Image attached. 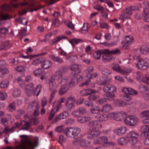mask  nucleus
Instances as JSON below:
<instances>
[{"mask_svg":"<svg viewBox=\"0 0 149 149\" xmlns=\"http://www.w3.org/2000/svg\"><path fill=\"white\" fill-rule=\"evenodd\" d=\"M91 119L92 118L90 116H79L77 118L78 121L82 123H86Z\"/></svg>","mask_w":149,"mask_h":149,"instance_id":"17","label":"nucleus"},{"mask_svg":"<svg viewBox=\"0 0 149 149\" xmlns=\"http://www.w3.org/2000/svg\"><path fill=\"white\" fill-rule=\"evenodd\" d=\"M105 49L99 50L95 52L93 54V57L97 59H99L101 55L102 54H105L106 53H104Z\"/></svg>","mask_w":149,"mask_h":149,"instance_id":"21","label":"nucleus"},{"mask_svg":"<svg viewBox=\"0 0 149 149\" xmlns=\"http://www.w3.org/2000/svg\"><path fill=\"white\" fill-rule=\"evenodd\" d=\"M33 73L36 76H40L42 74V70L41 69H36L33 72Z\"/></svg>","mask_w":149,"mask_h":149,"instance_id":"54","label":"nucleus"},{"mask_svg":"<svg viewBox=\"0 0 149 149\" xmlns=\"http://www.w3.org/2000/svg\"><path fill=\"white\" fill-rule=\"evenodd\" d=\"M66 59L69 61L72 62L75 60L77 59V58L76 56L72 55L67 56Z\"/></svg>","mask_w":149,"mask_h":149,"instance_id":"46","label":"nucleus"},{"mask_svg":"<svg viewBox=\"0 0 149 149\" xmlns=\"http://www.w3.org/2000/svg\"><path fill=\"white\" fill-rule=\"evenodd\" d=\"M94 70V68L92 66H90L88 67L85 70V72L87 74V77L89 76L88 74L91 72H92Z\"/></svg>","mask_w":149,"mask_h":149,"instance_id":"56","label":"nucleus"},{"mask_svg":"<svg viewBox=\"0 0 149 149\" xmlns=\"http://www.w3.org/2000/svg\"><path fill=\"white\" fill-rule=\"evenodd\" d=\"M100 134V133L99 130H93L87 133V136L89 139H92L96 138Z\"/></svg>","mask_w":149,"mask_h":149,"instance_id":"13","label":"nucleus"},{"mask_svg":"<svg viewBox=\"0 0 149 149\" xmlns=\"http://www.w3.org/2000/svg\"><path fill=\"white\" fill-rule=\"evenodd\" d=\"M49 87L51 91V93L55 94L56 92V85H54L52 82H50L49 83Z\"/></svg>","mask_w":149,"mask_h":149,"instance_id":"34","label":"nucleus"},{"mask_svg":"<svg viewBox=\"0 0 149 149\" xmlns=\"http://www.w3.org/2000/svg\"><path fill=\"white\" fill-rule=\"evenodd\" d=\"M141 52L143 54H146L149 52V47L143 45L140 48Z\"/></svg>","mask_w":149,"mask_h":149,"instance_id":"32","label":"nucleus"},{"mask_svg":"<svg viewBox=\"0 0 149 149\" xmlns=\"http://www.w3.org/2000/svg\"><path fill=\"white\" fill-rule=\"evenodd\" d=\"M104 97L106 100H112L114 99L115 95L113 94H106L103 95Z\"/></svg>","mask_w":149,"mask_h":149,"instance_id":"37","label":"nucleus"},{"mask_svg":"<svg viewBox=\"0 0 149 149\" xmlns=\"http://www.w3.org/2000/svg\"><path fill=\"white\" fill-rule=\"evenodd\" d=\"M99 97L96 95H90L88 98L90 100L95 101L99 98Z\"/></svg>","mask_w":149,"mask_h":149,"instance_id":"55","label":"nucleus"},{"mask_svg":"<svg viewBox=\"0 0 149 149\" xmlns=\"http://www.w3.org/2000/svg\"><path fill=\"white\" fill-rule=\"evenodd\" d=\"M63 73L60 70L56 71L52 76V79L53 80L55 84H57V86L62 84L63 81Z\"/></svg>","mask_w":149,"mask_h":149,"instance_id":"6","label":"nucleus"},{"mask_svg":"<svg viewBox=\"0 0 149 149\" xmlns=\"http://www.w3.org/2000/svg\"><path fill=\"white\" fill-rule=\"evenodd\" d=\"M15 103L13 102L9 104L7 108V109L9 111L12 112L13 111L15 110Z\"/></svg>","mask_w":149,"mask_h":149,"instance_id":"30","label":"nucleus"},{"mask_svg":"<svg viewBox=\"0 0 149 149\" xmlns=\"http://www.w3.org/2000/svg\"><path fill=\"white\" fill-rule=\"evenodd\" d=\"M21 126L27 127L29 128L31 126V124L29 122H27L24 120H21Z\"/></svg>","mask_w":149,"mask_h":149,"instance_id":"47","label":"nucleus"},{"mask_svg":"<svg viewBox=\"0 0 149 149\" xmlns=\"http://www.w3.org/2000/svg\"><path fill=\"white\" fill-rule=\"evenodd\" d=\"M100 111V108L98 106L92 108L90 109V111L91 113L95 114L98 113Z\"/></svg>","mask_w":149,"mask_h":149,"instance_id":"40","label":"nucleus"},{"mask_svg":"<svg viewBox=\"0 0 149 149\" xmlns=\"http://www.w3.org/2000/svg\"><path fill=\"white\" fill-rule=\"evenodd\" d=\"M108 139L106 136H101L98 137L96 140L97 143L106 147H113L116 145L113 142L108 141Z\"/></svg>","mask_w":149,"mask_h":149,"instance_id":"3","label":"nucleus"},{"mask_svg":"<svg viewBox=\"0 0 149 149\" xmlns=\"http://www.w3.org/2000/svg\"><path fill=\"white\" fill-rule=\"evenodd\" d=\"M52 24L55 27H58L60 25V22L58 19L57 18H56L52 21Z\"/></svg>","mask_w":149,"mask_h":149,"instance_id":"58","label":"nucleus"},{"mask_svg":"<svg viewBox=\"0 0 149 149\" xmlns=\"http://www.w3.org/2000/svg\"><path fill=\"white\" fill-rule=\"evenodd\" d=\"M111 68L113 70L117 72H118L120 68L118 64L115 63H113L112 64Z\"/></svg>","mask_w":149,"mask_h":149,"instance_id":"42","label":"nucleus"},{"mask_svg":"<svg viewBox=\"0 0 149 149\" xmlns=\"http://www.w3.org/2000/svg\"><path fill=\"white\" fill-rule=\"evenodd\" d=\"M21 92L20 90L18 88H15L13 90V95L15 97H17L19 96Z\"/></svg>","mask_w":149,"mask_h":149,"instance_id":"35","label":"nucleus"},{"mask_svg":"<svg viewBox=\"0 0 149 149\" xmlns=\"http://www.w3.org/2000/svg\"><path fill=\"white\" fill-rule=\"evenodd\" d=\"M57 111H58L57 109H56V110H54L52 109L48 117L49 120H51L55 116L56 113Z\"/></svg>","mask_w":149,"mask_h":149,"instance_id":"44","label":"nucleus"},{"mask_svg":"<svg viewBox=\"0 0 149 149\" xmlns=\"http://www.w3.org/2000/svg\"><path fill=\"white\" fill-rule=\"evenodd\" d=\"M104 51V53L105 52L106 54H108L111 55H119L121 54L120 50L117 48L111 50H110L108 49H105Z\"/></svg>","mask_w":149,"mask_h":149,"instance_id":"15","label":"nucleus"},{"mask_svg":"<svg viewBox=\"0 0 149 149\" xmlns=\"http://www.w3.org/2000/svg\"><path fill=\"white\" fill-rule=\"evenodd\" d=\"M129 91L128 94L132 95H137L138 93L137 91L131 88H129Z\"/></svg>","mask_w":149,"mask_h":149,"instance_id":"60","label":"nucleus"},{"mask_svg":"<svg viewBox=\"0 0 149 149\" xmlns=\"http://www.w3.org/2000/svg\"><path fill=\"white\" fill-rule=\"evenodd\" d=\"M131 70H132L130 69H122L120 68V69L118 71V72H119L122 74L127 75L128 73H130Z\"/></svg>","mask_w":149,"mask_h":149,"instance_id":"33","label":"nucleus"},{"mask_svg":"<svg viewBox=\"0 0 149 149\" xmlns=\"http://www.w3.org/2000/svg\"><path fill=\"white\" fill-rule=\"evenodd\" d=\"M42 58L40 57L33 61L31 63V65L35 66L41 63L42 62Z\"/></svg>","mask_w":149,"mask_h":149,"instance_id":"41","label":"nucleus"},{"mask_svg":"<svg viewBox=\"0 0 149 149\" xmlns=\"http://www.w3.org/2000/svg\"><path fill=\"white\" fill-rule=\"evenodd\" d=\"M133 38L132 36H126V37L125 42L127 44H131L133 42Z\"/></svg>","mask_w":149,"mask_h":149,"instance_id":"38","label":"nucleus"},{"mask_svg":"<svg viewBox=\"0 0 149 149\" xmlns=\"http://www.w3.org/2000/svg\"><path fill=\"white\" fill-rule=\"evenodd\" d=\"M112 109V107L109 104H106L104 105L102 108L101 111L104 113L107 112Z\"/></svg>","mask_w":149,"mask_h":149,"instance_id":"26","label":"nucleus"},{"mask_svg":"<svg viewBox=\"0 0 149 149\" xmlns=\"http://www.w3.org/2000/svg\"><path fill=\"white\" fill-rule=\"evenodd\" d=\"M110 115L111 117H113V118L116 121H120L122 120L118 112L117 113H111L110 114Z\"/></svg>","mask_w":149,"mask_h":149,"instance_id":"31","label":"nucleus"},{"mask_svg":"<svg viewBox=\"0 0 149 149\" xmlns=\"http://www.w3.org/2000/svg\"><path fill=\"white\" fill-rule=\"evenodd\" d=\"M42 62L41 63V66L44 69H47L50 68L52 65V63L45 58H42Z\"/></svg>","mask_w":149,"mask_h":149,"instance_id":"11","label":"nucleus"},{"mask_svg":"<svg viewBox=\"0 0 149 149\" xmlns=\"http://www.w3.org/2000/svg\"><path fill=\"white\" fill-rule=\"evenodd\" d=\"M135 8L133 6L126 8L124 10L119 18L123 22H124V19L130 18V16L132 14V11L135 10Z\"/></svg>","mask_w":149,"mask_h":149,"instance_id":"4","label":"nucleus"},{"mask_svg":"<svg viewBox=\"0 0 149 149\" xmlns=\"http://www.w3.org/2000/svg\"><path fill=\"white\" fill-rule=\"evenodd\" d=\"M78 80L76 77H74L72 79L69 83V85L70 87H72L77 84Z\"/></svg>","mask_w":149,"mask_h":149,"instance_id":"36","label":"nucleus"},{"mask_svg":"<svg viewBox=\"0 0 149 149\" xmlns=\"http://www.w3.org/2000/svg\"><path fill=\"white\" fill-rule=\"evenodd\" d=\"M69 90L66 84L63 85L60 88L59 91V94L60 95H62L67 92Z\"/></svg>","mask_w":149,"mask_h":149,"instance_id":"22","label":"nucleus"},{"mask_svg":"<svg viewBox=\"0 0 149 149\" xmlns=\"http://www.w3.org/2000/svg\"><path fill=\"white\" fill-rule=\"evenodd\" d=\"M103 90L105 93H113L116 92L115 87L112 85L109 84L104 86L103 88Z\"/></svg>","mask_w":149,"mask_h":149,"instance_id":"12","label":"nucleus"},{"mask_svg":"<svg viewBox=\"0 0 149 149\" xmlns=\"http://www.w3.org/2000/svg\"><path fill=\"white\" fill-rule=\"evenodd\" d=\"M139 134L136 132L134 131L129 132L127 134L126 136L130 140L131 143L135 144L137 143L138 141Z\"/></svg>","mask_w":149,"mask_h":149,"instance_id":"8","label":"nucleus"},{"mask_svg":"<svg viewBox=\"0 0 149 149\" xmlns=\"http://www.w3.org/2000/svg\"><path fill=\"white\" fill-rule=\"evenodd\" d=\"M49 57L54 61L59 64H61L63 62V60L62 58L59 56H55L54 55L52 54L49 56Z\"/></svg>","mask_w":149,"mask_h":149,"instance_id":"20","label":"nucleus"},{"mask_svg":"<svg viewBox=\"0 0 149 149\" xmlns=\"http://www.w3.org/2000/svg\"><path fill=\"white\" fill-rule=\"evenodd\" d=\"M72 137H74V139H75L80 132L81 129L79 127H75L74 128H72Z\"/></svg>","mask_w":149,"mask_h":149,"instance_id":"23","label":"nucleus"},{"mask_svg":"<svg viewBox=\"0 0 149 149\" xmlns=\"http://www.w3.org/2000/svg\"><path fill=\"white\" fill-rule=\"evenodd\" d=\"M9 85V82L7 79L2 80L0 83V87L1 88H7L8 87Z\"/></svg>","mask_w":149,"mask_h":149,"instance_id":"29","label":"nucleus"},{"mask_svg":"<svg viewBox=\"0 0 149 149\" xmlns=\"http://www.w3.org/2000/svg\"><path fill=\"white\" fill-rule=\"evenodd\" d=\"M95 117L97 119L100 121H106L107 120V118L105 117L103 114H101L99 112L97 113L95 115Z\"/></svg>","mask_w":149,"mask_h":149,"instance_id":"25","label":"nucleus"},{"mask_svg":"<svg viewBox=\"0 0 149 149\" xmlns=\"http://www.w3.org/2000/svg\"><path fill=\"white\" fill-rule=\"evenodd\" d=\"M142 80L144 83L149 85V75H145L142 79Z\"/></svg>","mask_w":149,"mask_h":149,"instance_id":"52","label":"nucleus"},{"mask_svg":"<svg viewBox=\"0 0 149 149\" xmlns=\"http://www.w3.org/2000/svg\"><path fill=\"white\" fill-rule=\"evenodd\" d=\"M19 136L22 139L20 145L15 147L8 146L2 149H34L38 145L36 141L33 143L30 141L28 139V136L26 135H21Z\"/></svg>","mask_w":149,"mask_h":149,"instance_id":"1","label":"nucleus"},{"mask_svg":"<svg viewBox=\"0 0 149 149\" xmlns=\"http://www.w3.org/2000/svg\"><path fill=\"white\" fill-rule=\"evenodd\" d=\"M111 79L110 78L102 77L100 78V84L105 86L109 83Z\"/></svg>","mask_w":149,"mask_h":149,"instance_id":"19","label":"nucleus"},{"mask_svg":"<svg viewBox=\"0 0 149 149\" xmlns=\"http://www.w3.org/2000/svg\"><path fill=\"white\" fill-rule=\"evenodd\" d=\"M127 130V129L126 127H122L116 128L114 130V132L117 135L121 136L125 134Z\"/></svg>","mask_w":149,"mask_h":149,"instance_id":"14","label":"nucleus"},{"mask_svg":"<svg viewBox=\"0 0 149 149\" xmlns=\"http://www.w3.org/2000/svg\"><path fill=\"white\" fill-rule=\"evenodd\" d=\"M40 106L38 102L34 100L32 102L28 107V108L32 109V110L39 109Z\"/></svg>","mask_w":149,"mask_h":149,"instance_id":"16","label":"nucleus"},{"mask_svg":"<svg viewBox=\"0 0 149 149\" xmlns=\"http://www.w3.org/2000/svg\"><path fill=\"white\" fill-rule=\"evenodd\" d=\"M90 129L93 130H99L102 127V125L97 120H93L90 122L88 124Z\"/></svg>","mask_w":149,"mask_h":149,"instance_id":"9","label":"nucleus"},{"mask_svg":"<svg viewBox=\"0 0 149 149\" xmlns=\"http://www.w3.org/2000/svg\"><path fill=\"white\" fill-rule=\"evenodd\" d=\"M47 101L45 97H43L42 98L41 101V106L44 108L47 104Z\"/></svg>","mask_w":149,"mask_h":149,"instance_id":"59","label":"nucleus"},{"mask_svg":"<svg viewBox=\"0 0 149 149\" xmlns=\"http://www.w3.org/2000/svg\"><path fill=\"white\" fill-rule=\"evenodd\" d=\"M66 38L67 37L66 36H65L63 35H61L56 37L52 40V45H53L54 43L58 42L62 39H66Z\"/></svg>","mask_w":149,"mask_h":149,"instance_id":"28","label":"nucleus"},{"mask_svg":"<svg viewBox=\"0 0 149 149\" xmlns=\"http://www.w3.org/2000/svg\"><path fill=\"white\" fill-rule=\"evenodd\" d=\"M7 97V95L6 93L1 92H0V100H1L5 99Z\"/></svg>","mask_w":149,"mask_h":149,"instance_id":"62","label":"nucleus"},{"mask_svg":"<svg viewBox=\"0 0 149 149\" xmlns=\"http://www.w3.org/2000/svg\"><path fill=\"white\" fill-rule=\"evenodd\" d=\"M42 86L38 84L36 87L34 91V85L32 83H30L26 85L25 88V93L28 96H31L34 94L36 96H38L41 91Z\"/></svg>","mask_w":149,"mask_h":149,"instance_id":"2","label":"nucleus"},{"mask_svg":"<svg viewBox=\"0 0 149 149\" xmlns=\"http://www.w3.org/2000/svg\"><path fill=\"white\" fill-rule=\"evenodd\" d=\"M81 95L82 96H86L90 95L89 89H85L81 91L80 92Z\"/></svg>","mask_w":149,"mask_h":149,"instance_id":"53","label":"nucleus"},{"mask_svg":"<svg viewBox=\"0 0 149 149\" xmlns=\"http://www.w3.org/2000/svg\"><path fill=\"white\" fill-rule=\"evenodd\" d=\"M69 115V112L66 111H64L58 115L56 116L53 120V123H55L59 120L65 119L67 118Z\"/></svg>","mask_w":149,"mask_h":149,"instance_id":"10","label":"nucleus"},{"mask_svg":"<svg viewBox=\"0 0 149 149\" xmlns=\"http://www.w3.org/2000/svg\"><path fill=\"white\" fill-rule=\"evenodd\" d=\"M79 145L82 147H85L87 146V141L84 139H79Z\"/></svg>","mask_w":149,"mask_h":149,"instance_id":"48","label":"nucleus"},{"mask_svg":"<svg viewBox=\"0 0 149 149\" xmlns=\"http://www.w3.org/2000/svg\"><path fill=\"white\" fill-rule=\"evenodd\" d=\"M71 70L75 72V74H78L80 72L79 65L76 64H74L71 66Z\"/></svg>","mask_w":149,"mask_h":149,"instance_id":"27","label":"nucleus"},{"mask_svg":"<svg viewBox=\"0 0 149 149\" xmlns=\"http://www.w3.org/2000/svg\"><path fill=\"white\" fill-rule=\"evenodd\" d=\"M118 113L122 120H123L127 116V113L124 111H122L118 112Z\"/></svg>","mask_w":149,"mask_h":149,"instance_id":"49","label":"nucleus"},{"mask_svg":"<svg viewBox=\"0 0 149 149\" xmlns=\"http://www.w3.org/2000/svg\"><path fill=\"white\" fill-rule=\"evenodd\" d=\"M101 71L102 74L105 76L108 75L111 73V71L110 70L106 68L102 69Z\"/></svg>","mask_w":149,"mask_h":149,"instance_id":"39","label":"nucleus"},{"mask_svg":"<svg viewBox=\"0 0 149 149\" xmlns=\"http://www.w3.org/2000/svg\"><path fill=\"white\" fill-rule=\"evenodd\" d=\"M80 115H83L86 113V110L83 107H81L78 109Z\"/></svg>","mask_w":149,"mask_h":149,"instance_id":"57","label":"nucleus"},{"mask_svg":"<svg viewBox=\"0 0 149 149\" xmlns=\"http://www.w3.org/2000/svg\"><path fill=\"white\" fill-rule=\"evenodd\" d=\"M72 128L70 127L68 129H67L65 134L68 137H72Z\"/></svg>","mask_w":149,"mask_h":149,"instance_id":"61","label":"nucleus"},{"mask_svg":"<svg viewBox=\"0 0 149 149\" xmlns=\"http://www.w3.org/2000/svg\"><path fill=\"white\" fill-rule=\"evenodd\" d=\"M141 114L143 118L149 117V111H147L141 112Z\"/></svg>","mask_w":149,"mask_h":149,"instance_id":"63","label":"nucleus"},{"mask_svg":"<svg viewBox=\"0 0 149 149\" xmlns=\"http://www.w3.org/2000/svg\"><path fill=\"white\" fill-rule=\"evenodd\" d=\"M136 65L139 68L145 70L149 67V59L148 58L138 59Z\"/></svg>","mask_w":149,"mask_h":149,"instance_id":"7","label":"nucleus"},{"mask_svg":"<svg viewBox=\"0 0 149 149\" xmlns=\"http://www.w3.org/2000/svg\"><path fill=\"white\" fill-rule=\"evenodd\" d=\"M11 7V6L8 5L4 4L1 7V10L2 12L4 10L8 11L10 9Z\"/></svg>","mask_w":149,"mask_h":149,"instance_id":"43","label":"nucleus"},{"mask_svg":"<svg viewBox=\"0 0 149 149\" xmlns=\"http://www.w3.org/2000/svg\"><path fill=\"white\" fill-rule=\"evenodd\" d=\"M129 139L127 136L121 138L118 140V143L120 145H125L127 144L129 142Z\"/></svg>","mask_w":149,"mask_h":149,"instance_id":"24","label":"nucleus"},{"mask_svg":"<svg viewBox=\"0 0 149 149\" xmlns=\"http://www.w3.org/2000/svg\"><path fill=\"white\" fill-rule=\"evenodd\" d=\"M83 41L80 39H72L71 40H70L69 42L71 43L72 45H73L74 43L77 44L79 43L82 42Z\"/></svg>","mask_w":149,"mask_h":149,"instance_id":"50","label":"nucleus"},{"mask_svg":"<svg viewBox=\"0 0 149 149\" xmlns=\"http://www.w3.org/2000/svg\"><path fill=\"white\" fill-rule=\"evenodd\" d=\"M141 130L142 132L141 135L144 136H147L149 135L148 132L149 131V126L145 125L142 126L141 128Z\"/></svg>","mask_w":149,"mask_h":149,"instance_id":"18","label":"nucleus"},{"mask_svg":"<svg viewBox=\"0 0 149 149\" xmlns=\"http://www.w3.org/2000/svg\"><path fill=\"white\" fill-rule=\"evenodd\" d=\"M124 122L127 125L133 126L136 125L139 123V120L135 116H129L125 119Z\"/></svg>","mask_w":149,"mask_h":149,"instance_id":"5","label":"nucleus"},{"mask_svg":"<svg viewBox=\"0 0 149 149\" xmlns=\"http://www.w3.org/2000/svg\"><path fill=\"white\" fill-rule=\"evenodd\" d=\"M26 69V66L22 65L18 66L16 68V70L17 71L21 72L25 71Z\"/></svg>","mask_w":149,"mask_h":149,"instance_id":"45","label":"nucleus"},{"mask_svg":"<svg viewBox=\"0 0 149 149\" xmlns=\"http://www.w3.org/2000/svg\"><path fill=\"white\" fill-rule=\"evenodd\" d=\"M0 33L3 35L7 34L8 32V29L5 27H1L0 28Z\"/></svg>","mask_w":149,"mask_h":149,"instance_id":"51","label":"nucleus"},{"mask_svg":"<svg viewBox=\"0 0 149 149\" xmlns=\"http://www.w3.org/2000/svg\"><path fill=\"white\" fill-rule=\"evenodd\" d=\"M125 22V25L127 26H130L132 23V20L130 18H128V19H124V22Z\"/></svg>","mask_w":149,"mask_h":149,"instance_id":"64","label":"nucleus"}]
</instances>
